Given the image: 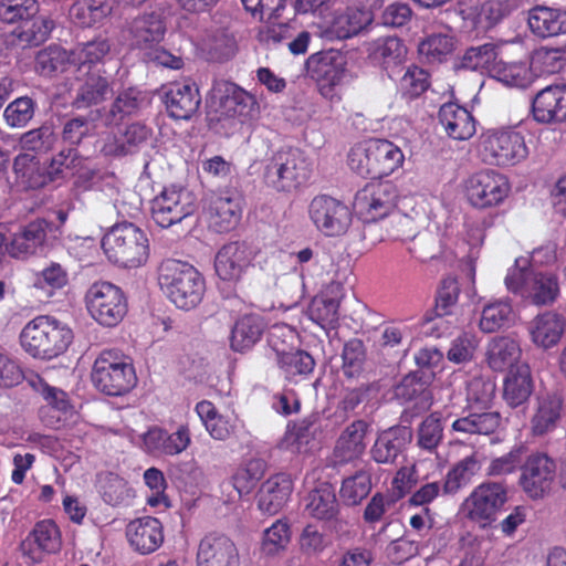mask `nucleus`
<instances>
[{"label": "nucleus", "mask_w": 566, "mask_h": 566, "mask_svg": "<svg viewBox=\"0 0 566 566\" xmlns=\"http://www.w3.org/2000/svg\"><path fill=\"white\" fill-rule=\"evenodd\" d=\"M20 344L31 357L52 360L63 355L74 339L73 329L52 315H38L22 328Z\"/></svg>", "instance_id": "nucleus-1"}, {"label": "nucleus", "mask_w": 566, "mask_h": 566, "mask_svg": "<svg viewBox=\"0 0 566 566\" xmlns=\"http://www.w3.org/2000/svg\"><path fill=\"white\" fill-rule=\"evenodd\" d=\"M158 283L167 297L178 308L185 311L198 306L206 292L202 274L193 265L175 259L161 262Z\"/></svg>", "instance_id": "nucleus-2"}, {"label": "nucleus", "mask_w": 566, "mask_h": 566, "mask_svg": "<svg viewBox=\"0 0 566 566\" xmlns=\"http://www.w3.org/2000/svg\"><path fill=\"white\" fill-rule=\"evenodd\" d=\"M108 261L124 269H137L149 258L146 233L130 222L116 223L102 239Z\"/></svg>", "instance_id": "nucleus-3"}, {"label": "nucleus", "mask_w": 566, "mask_h": 566, "mask_svg": "<svg viewBox=\"0 0 566 566\" xmlns=\"http://www.w3.org/2000/svg\"><path fill=\"white\" fill-rule=\"evenodd\" d=\"M312 176V166L298 148H282L266 160L263 171L265 185L277 192L291 193L305 186Z\"/></svg>", "instance_id": "nucleus-4"}, {"label": "nucleus", "mask_w": 566, "mask_h": 566, "mask_svg": "<svg viewBox=\"0 0 566 566\" xmlns=\"http://www.w3.org/2000/svg\"><path fill=\"white\" fill-rule=\"evenodd\" d=\"M478 151L483 163L512 167L528 156L524 132L516 126L490 128L479 138Z\"/></svg>", "instance_id": "nucleus-5"}, {"label": "nucleus", "mask_w": 566, "mask_h": 566, "mask_svg": "<svg viewBox=\"0 0 566 566\" xmlns=\"http://www.w3.org/2000/svg\"><path fill=\"white\" fill-rule=\"evenodd\" d=\"M91 379L97 390L114 397L129 392L137 384L133 364L115 349H105L97 356Z\"/></svg>", "instance_id": "nucleus-6"}, {"label": "nucleus", "mask_w": 566, "mask_h": 566, "mask_svg": "<svg viewBox=\"0 0 566 566\" xmlns=\"http://www.w3.org/2000/svg\"><path fill=\"white\" fill-rule=\"evenodd\" d=\"M305 67L325 99L332 104L342 101L347 70L340 52L325 50L313 53L307 57Z\"/></svg>", "instance_id": "nucleus-7"}, {"label": "nucleus", "mask_w": 566, "mask_h": 566, "mask_svg": "<svg viewBox=\"0 0 566 566\" xmlns=\"http://www.w3.org/2000/svg\"><path fill=\"white\" fill-rule=\"evenodd\" d=\"M494 398V386L475 380L471 384L470 400L476 406H471L468 416L455 419L451 429L463 434L490 436L494 433L502 422L499 411L488 410Z\"/></svg>", "instance_id": "nucleus-8"}, {"label": "nucleus", "mask_w": 566, "mask_h": 566, "mask_svg": "<svg viewBox=\"0 0 566 566\" xmlns=\"http://www.w3.org/2000/svg\"><path fill=\"white\" fill-rule=\"evenodd\" d=\"M84 302L90 316L104 327L117 326L128 311L124 291L108 281L94 282L87 289Z\"/></svg>", "instance_id": "nucleus-9"}, {"label": "nucleus", "mask_w": 566, "mask_h": 566, "mask_svg": "<svg viewBox=\"0 0 566 566\" xmlns=\"http://www.w3.org/2000/svg\"><path fill=\"white\" fill-rule=\"evenodd\" d=\"M469 205L478 210L501 206L511 192L509 178L502 172L485 168L470 175L463 184Z\"/></svg>", "instance_id": "nucleus-10"}, {"label": "nucleus", "mask_w": 566, "mask_h": 566, "mask_svg": "<svg viewBox=\"0 0 566 566\" xmlns=\"http://www.w3.org/2000/svg\"><path fill=\"white\" fill-rule=\"evenodd\" d=\"M197 210V197L186 187L171 185L151 201V217L161 228L181 222Z\"/></svg>", "instance_id": "nucleus-11"}, {"label": "nucleus", "mask_w": 566, "mask_h": 566, "mask_svg": "<svg viewBox=\"0 0 566 566\" xmlns=\"http://www.w3.org/2000/svg\"><path fill=\"white\" fill-rule=\"evenodd\" d=\"M398 189L391 181L367 184L355 196V208L365 222L389 218L397 211Z\"/></svg>", "instance_id": "nucleus-12"}, {"label": "nucleus", "mask_w": 566, "mask_h": 566, "mask_svg": "<svg viewBox=\"0 0 566 566\" xmlns=\"http://www.w3.org/2000/svg\"><path fill=\"white\" fill-rule=\"evenodd\" d=\"M308 216L319 232L332 238L344 235L353 221L349 207L328 195H318L311 200Z\"/></svg>", "instance_id": "nucleus-13"}, {"label": "nucleus", "mask_w": 566, "mask_h": 566, "mask_svg": "<svg viewBox=\"0 0 566 566\" xmlns=\"http://www.w3.org/2000/svg\"><path fill=\"white\" fill-rule=\"evenodd\" d=\"M507 501V485L486 481L479 484L465 500L468 518L482 527L491 525Z\"/></svg>", "instance_id": "nucleus-14"}, {"label": "nucleus", "mask_w": 566, "mask_h": 566, "mask_svg": "<svg viewBox=\"0 0 566 566\" xmlns=\"http://www.w3.org/2000/svg\"><path fill=\"white\" fill-rule=\"evenodd\" d=\"M202 217L209 230L228 233L235 229L241 220L240 199L228 191H212L202 199Z\"/></svg>", "instance_id": "nucleus-15"}, {"label": "nucleus", "mask_w": 566, "mask_h": 566, "mask_svg": "<svg viewBox=\"0 0 566 566\" xmlns=\"http://www.w3.org/2000/svg\"><path fill=\"white\" fill-rule=\"evenodd\" d=\"M556 471L553 458L542 452L533 453L521 467L520 485L528 497L543 499L552 490Z\"/></svg>", "instance_id": "nucleus-16"}, {"label": "nucleus", "mask_w": 566, "mask_h": 566, "mask_svg": "<svg viewBox=\"0 0 566 566\" xmlns=\"http://www.w3.org/2000/svg\"><path fill=\"white\" fill-rule=\"evenodd\" d=\"M218 92L217 120L234 119L247 124L258 115L259 104L255 97L235 83L224 82Z\"/></svg>", "instance_id": "nucleus-17"}, {"label": "nucleus", "mask_w": 566, "mask_h": 566, "mask_svg": "<svg viewBox=\"0 0 566 566\" xmlns=\"http://www.w3.org/2000/svg\"><path fill=\"white\" fill-rule=\"evenodd\" d=\"M284 331V326H273L269 334V344L276 353V364L285 380L298 384L313 374L316 363L313 356L303 349L285 352L280 348L277 339Z\"/></svg>", "instance_id": "nucleus-18"}, {"label": "nucleus", "mask_w": 566, "mask_h": 566, "mask_svg": "<svg viewBox=\"0 0 566 566\" xmlns=\"http://www.w3.org/2000/svg\"><path fill=\"white\" fill-rule=\"evenodd\" d=\"M259 253L260 249L247 241L226 243L216 254V272L223 281H237L253 264Z\"/></svg>", "instance_id": "nucleus-19"}, {"label": "nucleus", "mask_w": 566, "mask_h": 566, "mask_svg": "<svg viewBox=\"0 0 566 566\" xmlns=\"http://www.w3.org/2000/svg\"><path fill=\"white\" fill-rule=\"evenodd\" d=\"M62 546V534L57 524L45 518L36 522L20 544L23 557L32 564H40L45 554H56Z\"/></svg>", "instance_id": "nucleus-20"}, {"label": "nucleus", "mask_w": 566, "mask_h": 566, "mask_svg": "<svg viewBox=\"0 0 566 566\" xmlns=\"http://www.w3.org/2000/svg\"><path fill=\"white\" fill-rule=\"evenodd\" d=\"M125 537L133 552L143 556L150 555L164 544V525L155 516L136 517L127 523Z\"/></svg>", "instance_id": "nucleus-21"}, {"label": "nucleus", "mask_w": 566, "mask_h": 566, "mask_svg": "<svg viewBox=\"0 0 566 566\" xmlns=\"http://www.w3.org/2000/svg\"><path fill=\"white\" fill-rule=\"evenodd\" d=\"M198 566H239V552L227 535L211 532L206 534L198 546Z\"/></svg>", "instance_id": "nucleus-22"}, {"label": "nucleus", "mask_w": 566, "mask_h": 566, "mask_svg": "<svg viewBox=\"0 0 566 566\" xmlns=\"http://www.w3.org/2000/svg\"><path fill=\"white\" fill-rule=\"evenodd\" d=\"M164 104L169 117L190 119L199 109L201 96L195 83L172 82L165 87Z\"/></svg>", "instance_id": "nucleus-23"}, {"label": "nucleus", "mask_w": 566, "mask_h": 566, "mask_svg": "<svg viewBox=\"0 0 566 566\" xmlns=\"http://www.w3.org/2000/svg\"><path fill=\"white\" fill-rule=\"evenodd\" d=\"M532 113L537 123L566 122V84L548 85L532 99Z\"/></svg>", "instance_id": "nucleus-24"}, {"label": "nucleus", "mask_w": 566, "mask_h": 566, "mask_svg": "<svg viewBox=\"0 0 566 566\" xmlns=\"http://www.w3.org/2000/svg\"><path fill=\"white\" fill-rule=\"evenodd\" d=\"M395 396L402 402L412 403L405 410V415H410V417H417L428 411L433 402L429 382L419 373L406 375L396 386Z\"/></svg>", "instance_id": "nucleus-25"}, {"label": "nucleus", "mask_w": 566, "mask_h": 566, "mask_svg": "<svg viewBox=\"0 0 566 566\" xmlns=\"http://www.w3.org/2000/svg\"><path fill=\"white\" fill-rule=\"evenodd\" d=\"M412 431L409 427L395 426L380 432L371 447L370 454L375 462L392 464L411 442Z\"/></svg>", "instance_id": "nucleus-26"}, {"label": "nucleus", "mask_w": 566, "mask_h": 566, "mask_svg": "<svg viewBox=\"0 0 566 566\" xmlns=\"http://www.w3.org/2000/svg\"><path fill=\"white\" fill-rule=\"evenodd\" d=\"M438 118L446 134L454 140H468L476 133V119L471 112L457 103L443 104Z\"/></svg>", "instance_id": "nucleus-27"}, {"label": "nucleus", "mask_w": 566, "mask_h": 566, "mask_svg": "<svg viewBox=\"0 0 566 566\" xmlns=\"http://www.w3.org/2000/svg\"><path fill=\"white\" fill-rule=\"evenodd\" d=\"M293 492V481L290 474L277 473L264 481L259 491L258 506L269 514L274 515L287 503Z\"/></svg>", "instance_id": "nucleus-28"}, {"label": "nucleus", "mask_w": 566, "mask_h": 566, "mask_svg": "<svg viewBox=\"0 0 566 566\" xmlns=\"http://www.w3.org/2000/svg\"><path fill=\"white\" fill-rule=\"evenodd\" d=\"M486 364L496 373L510 371L523 364L520 343L510 336L493 337L486 348Z\"/></svg>", "instance_id": "nucleus-29"}, {"label": "nucleus", "mask_w": 566, "mask_h": 566, "mask_svg": "<svg viewBox=\"0 0 566 566\" xmlns=\"http://www.w3.org/2000/svg\"><path fill=\"white\" fill-rule=\"evenodd\" d=\"M48 234V222L36 219L15 232L9 244L8 252L13 258H25L34 254L41 248Z\"/></svg>", "instance_id": "nucleus-30"}, {"label": "nucleus", "mask_w": 566, "mask_h": 566, "mask_svg": "<svg viewBox=\"0 0 566 566\" xmlns=\"http://www.w3.org/2000/svg\"><path fill=\"white\" fill-rule=\"evenodd\" d=\"M566 327V319L562 314L553 311L538 314L530 325L532 342L545 349L558 344Z\"/></svg>", "instance_id": "nucleus-31"}, {"label": "nucleus", "mask_w": 566, "mask_h": 566, "mask_svg": "<svg viewBox=\"0 0 566 566\" xmlns=\"http://www.w3.org/2000/svg\"><path fill=\"white\" fill-rule=\"evenodd\" d=\"M368 427L366 421L355 420L344 429L334 448V455L339 463L352 462L364 454Z\"/></svg>", "instance_id": "nucleus-32"}, {"label": "nucleus", "mask_w": 566, "mask_h": 566, "mask_svg": "<svg viewBox=\"0 0 566 566\" xmlns=\"http://www.w3.org/2000/svg\"><path fill=\"white\" fill-rule=\"evenodd\" d=\"M534 390V382L528 364L512 368L503 380V399L511 408L525 403Z\"/></svg>", "instance_id": "nucleus-33"}, {"label": "nucleus", "mask_w": 566, "mask_h": 566, "mask_svg": "<svg viewBox=\"0 0 566 566\" xmlns=\"http://www.w3.org/2000/svg\"><path fill=\"white\" fill-rule=\"evenodd\" d=\"M305 501V512L317 521L332 522L336 520L339 513L335 489L327 482L314 488L307 494Z\"/></svg>", "instance_id": "nucleus-34"}, {"label": "nucleus", "mask_w": 566, "mask_h": 566, "mask_svg": "<svg viewBox=\"0 0 566 566\" xmlns=\"http://www.w3.org/2000/svg\"><path fill=\"white\" fill-rule=\"evenodd\" d=\"M564 399L558 394H548L538 398L537 407L531 419L533 436L539 437L556 429L562 418Z\"/></svg>", "instance_id": "nucleus-35"}, {"label": "nucleus", "mask_w": 566, "mask_h": 566, "mask_svg": "<svg viewBox=\"0 0 566 566\" xmlns=\"http://www.w3.org/2000/svg\"><path fill=\"white\" fill-rule=\"evenodd\" d=\"M165 32L164 20L154 12L135 18L130 25L133 42L140 50H153L163 41Z\"/></svg>", "instance_id": "nucleus-36"}, {"label": "nucleus", "mask_w": 566, "mask_h": 566, "mask_svg": "<svg viewBox=\"0 0 566 566\" xmlns=\"http://www.w3.org/2000/svg\"><path fill=\"white\" fill-rule=\"evenodd\" d=\"M116 0H75L70 8L72 21L81 28L102 23L114 11Z\"/></svg>", "instance_id": "nucleus-37"}, {"label": "nucleus", "mask_w": 566, "mask_h": 566, "mask_svg": "<svg viewBox=\"0 0 566 566\" xmlns=\"http://www.w3.org/2000/svg\"><path fill=\"white\" fill-rule=\"evenodd\" d=\"M528 25L539 38L555 36L566 32V11L548 7H535L530 10Z\"/></svg>", "instance_id": "nucleus-38"}, {"label": "nucleus", "mask_w": 566, "mask_h": 566, "mask_svg": "<svg viewBox=\"0 0 566 566\" xmlns=\"http://www.w3.org/2000/svg\"><path fill=\"white\" fill-rule=\"evenodd\" d=\"M264 328L265 325L260 315L247 314L239 317L231 329V348L239 353L251 349L261 339Z\"/></svg>", "instance_id": "nucleus-39"}, {"label": "nucleus", "mask_w": 566, "mask_h": 566, "mask_svg": "<svg viewBox=\"0 0 566 566\" xmlns=\"http://www.w3.org/2000/svg\"><path fill=\"white\" fill-rule=\"evenodd\" d=\"M371 22L370 13L365 9L347 8L345 11L335 14L327 34L338 40L349 39L358 34Z\"/></svg>", "instance_id": "nucleus-40"}, {"label": "nucleus", "mask_w": 566, "mask_h": 566, "mask_svg": "<svg viewBox=\"0 0 566 566\" xmlns=\"http://www.w3.org/2000/svg\"><path fill=\"white\" fill-rule=\"evenodd\" d=\"M15 180L24 189H40L50 184V176L39 159L30 154H19L13 161Z\"/></svg>", "instance_id": "nucleus-41"}, {"label": "nucleus", "mask_w": 566, "mask_h": 566, "mask_svg": "<svg viewBox=\"0 0 566 566\" xmlns=\"http://www.w3.org/2000/svg\"><path fill=\"white\" fill-rule=\"evenodd\" d=\"M376 179L390 176L402 167L405 155L400 147L388 139L373 138Z\"/></svg>", "instance_id": "nucleus-42"}, {"label": "nucleus", "mask_w": 566, "mask_h": 566, "mask_svg": "<svg viewBox=\"0 0 566 566\" xmlns=\"http://www.w3.org/2000/svg\"><path fill=\"white\" fill-rule=\"evenodd\" d=\"M109 83L106 76L98 72L87 71L84 83L78 87L73 107L81 109L97 105L106 99Z\"/></svg>", "instance_id": "nucleus-43"}, {"label": "nucleus", "mask_w": 566, "mask_h": 566, "mask_svg": "<svg viewBox=\"0 0 566 566\" xmlns=\"http://www.w3.org/2000/svg\"><path fill=\"white\" fill-rule=\"evenodd\" d=\"M457 40L447 33H432L418 44L420 57L428 64H441L448 60L455 49Z\"/></svg>", "instance_id": "nucleus-44"}, {"label": "nucleus", "mask_w": 566, "mask_h": 566, "mask_svg": "<svg viewBox=\"0 0 566 566\" xmlns=\"http://www.w3.org/2000/svg\"><path fill=\"white\" fill-rule=\"evenodd\" d=\"M514 319L513 306L509 300H496L483 306L479 327L483 333L491 334L510 327Z\"/></svg>", "instance_id": "nucleus-45"}, {"label": "nucleus", "mask_w": 566, "mask_h": 566, "mask_svg": "<svg viewBox=\"0 0 566 566\" xmlns=\"http://www.w3.org/2000/svg\"><path fill=\"white\" fill-rule=\"evenodd\" d=\"M497 56V45L494 43H484L468 48L463 54L458 57L454 66L457 70L479 71L490 74V67L494 64Z\"/></svg>", "instance_id": "nucleus-46"}, {"label": "nucleus", "mask_w": 566, "mask_h": 566, "mask_svg": "<svg viewBox=\"0 0 566 566\" xmlns=\"http://www.w3.org/2000/svg\"><path fill=\"white\" fill-rule=\"evenodd\" d=\"M559 296L558 279L554 274L535 273L528 281L525 298L537 306L552 305Z\"/></svg>", "instance_id": "nucleus-47"}, {"label": "nucleus", "mask_w": 566, "mask_h": 566, "mask_svg": "<svg viewBox=\"0 0 566 566\" xmlns=\"http://www.w3.org/2000/svg\"><path fill=\"white\" fill-rule=\"evenodd\" d=\"M480 470L481 462L476 452L464 457L448 471L443 481V493H457L462 486L470 483Z\"/></svg>", "instance_id": "nucleus-48"}, {"label": "nucleus", "mask_w": 566, "mask_h": 566, "mask_svg": "<svg viewBox=\"0 0 566 566\" xmlns=\"http://www.w3.org/2000/svg\"><path fill=\"white\" fill-rule=\"evenodd\" d=\"M71 64H73L72 51L67 52L59 45H49L38 52L34 69L41 76L51 77L66 71Z\"/></svg>", "instance_id": "nucleus-49"}, {"label": "nucleus", "mask_w": 566, "mask_h": 566, "mask_svg": "<svg viewBox=\"0 0 566 566\" xmlns=\"http://www.w3.org/2000/svg\"><path fill=\"white\" fill-rule=\"evenodd\" d=\"M430 85V73L417 64H410L399 78L397 90L403 99L413 101L426 93Z\"/></svg>", "instance_id": "nucleus-50"}, {"label": "nucleus", "mask_w": 566, "mask_h": 566, "mask_svg": "<svg viewBox=\"0 0 566 566\" xmlns=\"http://www.w3.org/2000/svg\"><path fill=\"white\" fill-rule=\"evenodd\" d=\"M408 49L398 36L379 38L374 43L373 54L381 67L388 71L406 61Z\"/></svg>", "instance_id": "nucleus-51"}, {"label": "nucleus", "mask_w": 566, "mask_h": 566, "mask_svg": "<svg viewBox=\"0 0 566 566\" xmlns=\"http://www.w3.org/2000/svg\"><path fill=\"white\" fill-rule=\"evenodd\" d=\"M52 29L53 22L51 20L34 15L31 19L22 21L21 24L14 29L13 35L23 48L36 46L49 38Z\"/></svg>", "instance_id": "nucleus-52"}, {"label": "nucleus", "mask_w": 566, "mask_h": 566, "mask_svg": "<svg viewBox=\"0 0 566 566\" xmlns=\"http://www.w3.org/2000/svg\"><path fill=\"white\" fill-rule=\"evenodd\" d=\"M149 129L140 123H133L126 126L120 138L114 143H106L104 151L107 155L125 156L132 154L135 149L148 139Z\"/></svg>", "instance_id": "nucleus-53"}, {"label": "nucleus", "mask_w": 566, "mask_h": 566, "mask_svg": "<svg viewBox=\"0 0 566 566\" xmlns=\"http://www.w3.org/2000/svg\"><path fill=\"white\" fill-rule=\"evenodd\" d=\"M530 64L538 75L558 73L566 65V48L541 46L533 52Z\"/></svg>", "instance_id": "nucleus-54"}, {"label": "nucleus", "mask_w": 566, "mask_h": 566, "mask_svg": "<svg viewBox=\"0 0 566 566\" xmlns=\"http://www.w3.org/2000/svg\"><path fill=\"white\" fill-rule=\"evenodd\" d=\"M339 302L325 295L315 296L307 310L308 317L323 329H334L339 319Z\"/></svg>", "instance_id": "nucleus-55"}, {"label": "nucleus", "mask_w": 566, "mask_h": 566, "mask_svg": "<svg viewBox=\"0 0 566 566\" xmlns=\"http://www.w3.org/2000/svg\"><path fill=\"white\" fill-rule=\"evenodd\" d=\"M371 491V475L367 471L359 470L355 474L343 480L339 495L343 503L354 506L361 503Z\"/></svg>", "instance_id": "nucleus-56"}, {"label": "nucleus", "mask_w": 566, "mask_h": 566, "mask_svg": "<svg viewBox=\"0 0 566 566\" xmlns=\"http://www.w3.org/2000/svg\"><path fill=\"white\" fill-rule=\"evenodd\" d=\"M109 51V41L104 38H96L72 50L73 65H77L80 70L87 66L91 71L92 66L103 63Z\"/></svg>", "instance_id": "nucleus-57"}, {"label": "nucleus", "mask_w": 566, "mask_h": 566, "mask_svg": "<svg viewBox=\"0 0 566 566\" xmlns=\"http://www.w3.org/2000/svg\"><path fill=\"white\" fill-rule=\"evenodd\" d=\"M373 138L354 145L347 155V164L352 171L363 178L376 179L375 165L373 159Z\"/></svg>", "instance_id": "nucleus-58"}, {"label": "nucleus", "mask_w": 566, "mask_h": 566, "mask_svg": "<svg viewBox=\"0 0 566 566\" xmlns=\"http://www.w3.org/2000/svg\"><path fill=\"white\" fill-rule=\"evenodd\" d=\"M264 475V463L262 460L252 459L244 465L239 467L233 473L231 481L239 495L250 494Z\"/></svg>", "instance_id": "nucleus-59"}, {"label": "nucleus", "mask_w": 566, "mask_h": 566, "mask_svg": "<svg viewBox=\"0 0 566 566\" xmlns=\"http://www.w3.org/2000/svg\"><path fill=\"white\" fill-rule=\"evenodd\" d=\"M291 541V527L285 518L276 520L263 532L261 549L265 555L284 551Z\"/></svg>", "instance_id": "nucleus-60"}, {"label": "nucleus", "mask_w": 566, "mask_h": 566, "mask_svg": "<svg viewBox=\"0 0 566 566\" xmlns=\"http://www.w3.org/2000/svg\"><path fill=\"white\" fill-rule=\"evenodd\" d=\"M38 12V0H0V21L8 24L31 19Z\"/></svg>", "instance_id": "nucleus-61"}, {"label": "nucleus", "mask_w": 566, "mask_h": 566, "mask_svg": "<svg viewBox=\"0 0 566 566\" xmlns=\"http://www.w3.org/2000/svg\"><path fill=\"white\" fill-rule=\"evenodd\" d=\"M443 438V427L439 413L427 416L417 430V444L427 451H434Z\"/></svg>", "instance_id": "nucleus-62"}, {"label": "nucleus", "mask_w": 566, "mask_h": 566, "mask_svg": "<svg viewBox=\"0 0 566 566\" xmlns=\"http://www.w3.org/2000/svg\"><path fill=\"white\" fill-rule=\"evenodd\" d=\"M69 284V271L65 266L57 262H50L36 274L35 287L44 290L49 295H53L55 291L62 290Z\"/></svg>", "instance_id": "nucleus-63"}, {"label": "nucleus", "mask_w": 566, "mask_h": 566, "mask_svg": "<svg viewBox=\"0 0 566 566\" xmlns=\"http://www.w3.org/2000/svg\"><path fill=\"white\" fill-rule=\"evenodd\" d=\"M342 370L347 378L358 376L366 359V350L363 340L358 338L349 339L345 343L342 353Z\"/></svg>", "instance_id": "nucleus-64"}]
</instances>
